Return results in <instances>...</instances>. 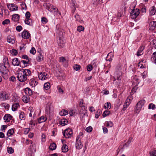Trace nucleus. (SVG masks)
<instances>
[{"mask_svg": "<svg viewBox=\"0 0 156 156\" xmlns=\"http://www.w3.org/2000/svg\"><path fill=\"white\" fill-rule=\"evenodd\" d=\"M41 21L42 23L44 24H46L48 22L47 19L45 17L42 18Z\"/></svg>", "mask_w": 156, "mask_h": 156, "instance_id": "obj_52", "label": "nucleus"}, {"mask_svg": "<svg viewBox=\"0 0 156 156\" xmlns=\"http://www.w3.org/2000/svg\"><path fill=\"white\" fill-rule=\"evenodd\" d=\"M84 29V27L82 26H79L77 27V30L79 32L83 31Z\"/></svg>", "mask_w": 156, "mask_h": 156, "instance_id": "obj_50", "label": "nucleus"}, {"mask_svg": "<svg viewBox=\"0 0 156 156\" xmlns=\"http://www.w3.org/2000/svg\"><path fill=\"white\" fill-rule=\"evenodd\" d=\"M144 48V47L143 46L140 47L136 53V55L137 56H139L143 54L144 53L143 50Z\"/></svg>", "mask_w": 156, "mask_h": 156, "instance_id": "obj_18", "label": "nucleus"}, {"mask_svg": "<svg viewBox=\"0 0 156 156\" xmlns=\"http://www.w3.org/2000/svg\"><path fill=\"white\" fill-rule=\"evenodd\" d=\"M83 135V132H80L76 137V147L78 149H80L82 148L83 147V144L81 142V139L83 137L82 136Z\"/></svg>", "mask_w": 156, "mask_h": 156, "instance_id": "obj_3", "label": "nucleus"}, {"mask_svg": "<svg viewBox=\"0 0 156 156\" xmlns=\"http://www.w3.org/2000/svg\"><path fill=\"white\" fill-rule=\"evenodd\" d=\"M92 128L91 126H90L87 127L86 129V130L87 132H90L92 131Z\"/></svg>", "mask_w": 156, "mask_h": 156, "instance_id": "obj_62", "label": "nucleus"}, {"mask_svg": "<svg viewBox=\"0 0 156 156\" xmlns=\"http://www.w3.org/2000/svg\"><path fill=\"white\" fill-rule=\"evenodd\" d=\"M150 44L151 45H152L153 47L155 48L156 47V40H153L152 41H151L150 42Z\"/></svg>", "mask_w": 156, "mask_h": 156, "instance_id": "obj_54", "label": "nucleus"}, {"mask_svg": "<svg viewBox=\"0 0 156 156\" xmlns=\"http://www.w3.org/2000/svg\"><path fill=\"white\" fill-rule=\"evenodd\" d=\"M132 100V98L131 97L128 98L126 99V103L124 104H125L126 105L129 106Z\"/></svg>", "mask_w": 156, "mask_h": 156, "instance_id": "obj_41", "label": "nucleus"}, {"mask_svg": "<svg viewBox=\"0 0 156 156\" xmlns=\"http://www.w3.org/2000/svg\"><path fill=\"white\" fill-rule=\"evenodd\" d=\"M47 120V118L44 116H42L38 119V122L39 123L45 122Z\"/></svg>", "mask_w": 156, "mask_h": 156, "instance_id": "obj_24", "label": "nucleus"}, {"mask_svg": "<svg viewBox=\"0 0 156 156\" xmlns=\"http://www.w3.org/2000/svg\"><path fill=\"white\" fill-rule=\"evenodd\" d=\"M8 152L9 153L12 154L14 152V150L11 147L7 148Z\"/></svg>", "mask_w": 156, "mask_h": 156, "instance_id": "obj_59", "label": "nucleus"}, {"mask_svg": "<svg viewBox=\"0 0 156 156\" xmlns=\"http://www.w3.org/2000/svg\"><path fill=\"white\" fill-rule=\"evenodd\" d=\"M12 117L9 114H5L4 117V120L5 122H8L11 120Z\"/></svg>", "mask_w": 156, "mask_h": 156, "instance_id": "obj_17", "label": "nucleus"}, {"mask_svg": "<svg viewBox=\"0 0 156 156\" xmlns=\"http://www.w3.org/2000/svg\"><path fill=\"white\" fill-rule=\"evenodd\" d=\"M87 69L88 71H90L93 69L92 66L90 65H88L87 66Z\"/></svg>", "mask_w": 156, "mask_h": 156, "instance_id": "obj_64", "label": "nucleus"}, {"mask_svg": "<svg viewBox=\"0 0 156 156\" xmlns=\"http://www.w3.org/2000/svg\"><path fill=\"white\" fill-rule=\"evenodd\" d=\"M19 117L21 120H24L25 119V115L23 112H20L19 113Z\"/></svg>", "mask_w": 156, "mask_h": 156, "instance_id": "obj_31", "label": "nucleus"}, {"mask_svg": "<svg viewBox=\"0 0 156 156\" xmlns=\"http://www.w3.org/2000/svg\"><path fill=\"white\" fill-rule=\"evenodd\" d=\"M30 151L32 153H34L36 151V145L35 144H32L30 147Z\"/></svg>", "mask_w": 156, "mask_h": 156, "instance_id": "obj_26", "label": "nucleus"}, {"mask_svg": "<svg viewBox=\"0 0 156 156\" xmlns=\"http://www.w3.org/2000/svg\"><path fill=\"white\" fill-rule=\"evenodd\" d=\"M48 75L44 72H41L38 75V77L40 80H45L48 78Z\"/></svg>", "mask_w": 156, "mask_h": 156, "instance_id": "obj_9", "label": "nucleus"}, {"mask_svg": "<svg viewBox=\"0 0 156 156\" xmlns=\"http://www.w3.org/2000/svg\"><path fill=\"white\" fill-rule=\"evenodd\" d=\"M143 61H140L138 64V66L139 68H144L146 67V66L145 64H143Z\"/></svg>", "mask_w": 156, "mask_h": 156, "instance_id": "obj_39", "label": "nucleus"}, {"mask_svg": "<svg viewBox=\"0 0 156 156\" xmlns=\"http://www.w3.org/2000/svg\"><path fill=\"white\" fill-rule=\"evenodd\" d=\"M105 123L106 124V126L108 127H112L113 126V124L111 121L107 122Z\"/></svg>", "mask_w": 156, "mask_h": 156, "instance_id": "obj_48", "label": "nucleus"}, {"mask_svg": "<svg viewBox=\"0 0 156 156\" xmlns=\"http://www.w3.org/2000/svg\"><path fill=\"white\" fill-rule=\"evenodd\" d=\"M0 64H2L4 66L9 67V64L8 60V58L6 57H5L3 58V63H1Z\"/></svg>", "mask_w": 156, "mask_h": 156, "instance_id": "obj_20", "label": "nucleus"}, {"mask_svg": "<svg viewBox=\"0 0 156 156\" xmlns=\"http://www.w3.org/2000/svg\"><path fill=\"white\" fill-rule=\"evenodd\" d=\"M20 61L17 58L13 59L12 61V64L14 66H18L19 65Z\"/></svg>", "mask_w": 156, "mask_h": 156, "instance_id": "obj_22", "label": "nucleus"}, {"mask_svg": "<svg viewBox=\"0 0 156 156\" xmlns=\"http://www.w3.org/2000/svg\"><path fill=\"white\" fill-rule=\"evenodd\" d=\"M37 84L36 81L34 80H32L30 82V84L33 87L36 85Z\"/></svg>", "mask_w": 156, "mask_h": 156, "instance_id": "obj_60", "label": "nucleus"}, {"mask_svg": "<svg viewBox=\"0 0 156 156\" xmlns=\"http://www.w3.org/2000/svg\"><path fill=\"white\" fill-rule=\"evenodd\" d=\"M57 40L58 45L60 48H63L65 45V41L63 37L58 38Z\"/></svg>", "mask_w": 156, "mask_h": 156, "instance_id": "obj_11", "label": "nucleus"}, {"mask_svg": "<svg viewBox=\"0 0 156 156\" xmlns=\"http://www.w3.org/2000/svg\"><path fill=\"white\" fill-rule=\"evenodd\" d=\"M25 94L28 95H31L32 94V90L29 88L27 87L24 90Z\"/></svg>", "mask_w": 156, "mask_h": 156, "instance_id": "obj_27", "label": "nucleus"}, {"mask_svg": "<svg viewBox=\"0 0 156 156\" xmlns=\"http://www.w3.org/2000/svg\"><path fill=\"white\" fill-rule=\"evenodd\" d=\"M156 8L154 6H153L151 7L149 10L150 14L151 15H153L155 14L156 13Z\"/></svg>", "mask_w": 156, "mask_h": 156, "instance_id": "obj_25", "label": "nucleus"}, {"mask_svg": "<svg viewBox=\"0 0 156 156\" xmlns=\"http://www.w3.org/2000/svg\"><path fill=\"white\" fill-rule=\"evenodd\" d=\"M30 51L31 54L33 55H34L36 52L35 49L34 47H32Z\"/></svg>", "mask_w": 156, "mask_h": 156, "instance_id": "obj_61", "label": "nucleus"}, {"mask_svg": "<svg viewBox=\"0 0 156 156\" xmlns=\"http://www.w3.org/2000/svg\"><path fill=\"white\" fill-rule=\"evenodd\" d=\"M21 62L25 66H28L30 63L29 60H22L21 61Z\"/></svg>", "mask_w": 156, "mask_h": 156, "instance_id": "obj_45", "label": "nucleus"}, {"mask_svg": "<svg viewBox=\"0 0 156 156\" xmlns=\"http://www.w3.org/2000/svg\"><path fill=\"white\" fill-rule=\"evenodd\" d=\"M113 56L114 55L113 53L112 52H110L108 54L106 60L110 62L112 60V58Z\"/></svg>", "mask_w": 156, "mask_h": 156, "instance_id": "obj_21", "label": "nucleus"}, {"mask_svg": "<svg viewBox=\"0 0 156 156\" xmlns=\"http://www.w3.org/2000/svg\"><path fill=\"white\" fill-rule=\"evenodd\" d=\"M20 16L18 14H15L12 16V20L15 22L18 21L19 19Z\"/></svg>", "mask_w": 156, "mask_h": 156, "instance_id": "obj_28", "label": "nucleus"}, {"mask_svg": "<svg viewBox=\"0 0 156 156\" xmlns=\"http://www.w3.org/2000/svg\"><path fill=\"white\" fill-rule=\"evenodd\" d=\"M105 109H108L111 108V104L110 103L107 102L104 105Z\"/></svg>", "mask_w": 156, "mask_h": 156, "instance_id": "obj_47", "label": "nucleus"}, {"mask_svg": "<svg viewBox=\"0 0 156 156\" xmlns=\"http://www.w3.org/2000/svg\"><path fill=\"white\" fill-rule=\"evenodd\" d=\"M17 78L18 80L22 82L26 81L27 77L31 74V72L29 69H18L17 71Z\"/></svg>", "mask_w": 156, "mask_h": 156, "instance_id": "obj_1", "label": "nucleus"}, {"mask_svg": "<svg viewBox=\"0 0 156 156\" xmlns=\"http://www.w3.org/2000/svg\"><path fill=\"white\" fill-rule=\"evenodd\" d=\"M8 67L4 66L2 64H0V72L1 75L5 79H7L8 77Z\"/></svg>", "mask_w": 156, "mask_h": 156, "instance_id": "obj_2", "label": "nucleus"}, {"mask_svg": "<svg viewBox=\"0 0 156 156\" xmlns=\"http://www.w3.org/2000/svg\"><path fill=\"white\" fill-rule=\"evenodd\" d=\"M8 97H6V93L3 91H2L0 93V100L5 101L6 99H9Z\"/></svg>", "mask_w": 156, "mask_h": 156, "instance_id": "obj_14", "label": "nucleus"}, {"mask_svg": "<svg viewBox=\"0 0 156 156\" xmlns=\"http://www.w3.org/2000/svg\"><path fill=\"white\" fill-rule=\"evenodd\" d=\"M25 24L29 25H32V21L30 19H26L25 20Z\"/></svg>", "mask_w": 156, "mask_h": 156, "instance_id": "obj_36", "label": "nucleus"}, {"mask_svg": "<svg viewBox=\"0 0 156 156\" xmlns=\"http://www.w3.org/2000/svg\"><path fill=\"white\" fill-rule=\"evenodd\" d=\"M133 83L136 85L137 86L139 83V79L138 77L135 76L133 80Z\"/></svg>", "mask_w": 156, "mask_h": 156, "instance_id": "obj_30", "label": "nucleus"}, {"mask_svg": "<svg viewBox=\"0 0 156 156\" xmlns=\"http://www.w3.org/2000/svg\"><path fill=\"white\" fill-rule=\"evenodd\" d=\"M46 136L44 133H43L41 136V141L42 142H45L46 140Z\"/></svg>", "mask_w": 156, "mask_h": 156, "instance_id": "obj_42", "label": "nucleus"}, {"mask_svg": "<svg viewBox=\"0 0 156 156\" xmlns=\"http://www.w3.org/2000/svg\"><path fill=\"white\" fill-rule=\"evenodd\" d=\"M74 69L76 71L79 70L80 68V65H75L74 66Z\"/></svg>", "mask_w": 156, "mask_h": 156, "instance_id": "obj_58", "label": "nucleus"}, {"mask_svg": "<svg viewBox=\"0 0 156 156\" xmlns=\"http://www.w3.org/2000/svg\"><path fill=\"white\" fill-rule=\"evenodd\" d=\"M7 41L9 43L13 44L15 42L14 37L11 36H8L7 38Z\"/></svg>", "mask_w": 156, "mask_h": 156, "instance_id": "obj_19", "label": "nucleus"}, {"mask_svg": "<svg viewBox=\"0 0 156 156\" xmlns=\"http://www.w3.org/2000/svg\"><path fill=\"white\" fill-rule=\"evenodd\" d=\"M24 142L26 144H32V141L31 140H29L28 139H26L24 141Z\"/></svg>", "mask_w": 156, "mask_h": 156, "instance_id": "obj_57", "label": "nucleus"}, {"mask_svg": "<svg viewBox=\"0 0 156 156\" xmlns=\"http://www.w3.org/2000/svg\"><path fill=\"white\" fill-rule=\"evenodd\" d=\"M43 56L41 55V53H39V55L37 58V60L39 62H40L43 59Z\"/></svg>", "mask_w": 156, "mask_h": 156, "instance_id": "obj_43", "label": "nucleus"}, {"mask_svg": "<svg viewBox=\"0 0 156 156\" xmlns=\"http://www.w3.org/2000/svg\"><path fill=\"white\" fill-rule=\"evenodd\" d=\"M22 38L24 39H27L30 37V34L28 31L24 30L22 33Z\"/></svg>", "mask_w": 156, "mask_h": 156, "instance_id": "obj_15", "label": "nucleus"}, {"mask_svg": "<svg viewBox=\"0 0 156 156\" xmlns=\"http://www.w3.org/2000/svg\"><path fill=\"white\" fill-rule=\"evenodd\" d=\"M56 35L57 38L63 37V30L62 29L59 24L56 25Z\"/></svg>", "mask_w": 156, "mask_h": 156, "instance_id": "obj_5", "label": "nucleus"}, {"mask_svg": "<svg viewBox=\"0 0 156 156\" xmlns=\"http://www.w3.org/2000/svg\"><path fill=\"white\" fill-rule=\"evenodd\" d=\"M139 9H134L132 10L130 12V16L132 19L136 18L140 14Z\"/></svg>", "mask_w": 156, "mask_h": 156, "instance_id": "obj_7", "label": "nucleus"}, {"mask_svg": "<svg viewBox=\"0 0 156 156\" xmlns=\"http://www.w3.org/2000/svg\"><path fill=\"white\" fill-rule=\"evenodd\" d=\"M75 18L76 19V21H77L78 22L80 23H83V20L81 19L80 16L79 15L76 14L75 16Z\"/></svg>", "mask_w": 156, "mask_h": 156, "instance_id": "obj_33", "label": "nucleus"}, {"mask_svg": "<svg viewBox=\"0 0 156 156\" xmlns=\"http://www.w3.org/2000/svg\"><path fill=\"white\" fill-rule=\"evenodd\" d=\"M7 126L5 125H3L2 126L1 130L3 132L5 131V129L7 128Z\"/></svg>", "mask_w": 156, "mask_h": 156, "instance_id": "obj_63", "label": "nucleus"}, {"mask_svg": "<svg viewBox=\"0 0 156 156\" xmlns=\"http://www.w3.org/2000/svg\"><path fill=\"white\" fill-rule=\"evenodd\" d=\"M43 5L47 10L51 12H55L58 10V9L55 7L48 3H44Z\"/></svg>", "mask_w": 156, "mask_h": 156, "instance_id": "obj_6", "label": "nucleus"}, {"mask_svg": "<svg viewBox=\"0 0 156 156\" xmlns=\"http://www.w3.org/2000/svg\"><path fill=\"white\" fill-rule=\"evenodd\" d=\"M145 101L144 100H141L139 101L136 105L134 109L135 112L137 114H139L140 112L141 108L144 106L145 103Z\"/></svg>", "mask_w": 156, "mask_h": 156, "instance_id": "obj_4", "label": "nucleus"}, {"mask_svg": "<svg viewBox=\"0 0 156 156\" xmlns=\"http://www.w3.org/2000/svg\"><path fill=\"white\" fill-rule=\"evenodd\" d=\"M10 53L12 55H16L17 54V51L14 49H13L12 50L10 51Z\"/></svg>", "mask_w": 156, "mask_h": 156, "instance_id": "obj_53", "label": "nucleus"}, {"mask_svg": "<svg viewBox=\"0 0 156 156\" xmlns=\"http://www.w3.org/2000/svg\"><path fill=\"white\" fill-rule=\"evenodd\" d=\"M72 6L74 7L75 9H76V3L75 0H69Z\"/></svg>", "mask_w": 156, "mask_h": 156, "instance_id": "obj_46", "label": "nucleus"}, {"mask_svg": "<svg viewBox=\"0 0 156 156\" xmlns=\"http://www.w3.org/2000/svg\"><path fill=\"white\" fill-rule=\"evenodd\" d=\"M62 150L63 152H66L68 151V146L66 144H63L62 147Z\"/></svg>", "mask_w": 156, "mask_h": 156, "instance_id": "obj_32", "label": "nucleus"}, {"mask_svg": "<svg viewBox=\"0 0 156 156\" xmlns=\"http://www.w3.org/2000/svg\"><path fill=\"white\" fill-rule=\"evenodd\" d=\"M147 71H144L143 73H141V76H142L143 79L146 78L147 77Z\"/></svg>", "mask_w": 156, "mask_h": 156, "instance_id": "obj_44", "label": "nucleus"}, {"mask_svg": "<svg viewBox=\"0 0 156 156\" xmlns=\"http://www.w3.org/2000/svg\"><path fill=\"white\" fill-rule=\"evenodd\" d=\"M149 29L151 30H154L156 28V21L151 22L149 24Z\"/></svg>", "mask_w": 156, "mask_h": 156, "instance_id": "obj_16", "label": "nucleus"}, {"mask_svg": "<svg viewBox=\"0 0 156 156\" xmlns=\"http://www.w3.org/2000/svg\"><path fill=\"white\" fill-rule=\"evenodd\" d=\"M56 147V145L54 143L51 144L49 146V149L51 150H54L55 149Z\"/></svg>", "mask_w": 156, "mask_h": 156, "instance_id": "obj_38", "label": "nucleus"}, {"mask_svg": "<svg viewBox=\"0 0 156 156\" xmlns=\"http://www.w3.org/2000/svg\"><path fill=\"white\" fill-rule=\"evenodd\" d=\"M10 23V20L8 19H6L2 22V24L5 25L6 24H8L9 23Z\"/></svg>", "mask_w": 156, "mask_h": 156, "instance_id": "obj_51", "label": "nucleus"}, {"mask_svg": "<svg viewBox=\"0 0 156 156\" xmlns=\"http://www.w3.org/2000/svg\"><path fill=\"white\" fill-rule=\"evenodd\" d=\"M73 131L70 129H66L63 133L64 136L66 138H70L73 134Z\"/></svg>", "mask_w": 156, "mask_h": 156, "instance_id": "obj_8", "label": "nucleus"}, {"mask_svg": "<svg viewBox=\"0 0 156 156\" xmlns=\"http://www.w3.org/2000/svg\"><path fill=\"white\" fill-rule=\"evenodd\" d=\"M79 113L80 116L82 117L85 115L87 116L86 108L85 106L82 107V108H81Z\"/></svg>", "mask_w": 156, "mask_h": 156, "instance_id": "obj_12", "label": "nucleus"}, {"mask_svg": "<svg viewBox=\"0 0 156 156\" xmlns=\"http://www.w3.org/2000/svg\"><path fill=\"white\" fill-rule=\"evenodd\" d=\"M156 108L155 105L152 103H151L149 104L148 106V109H152L154 110Z\"/></svg>", "mask_w": 156, "mask_h": 156, "instance_id": "obj_34", "label": "nucleus"}, {"mask_svg": "<svg viewBox=\"0 0 156 156\" xmlns=\"http://www.w3.org/2000/svg\"><path fill=\"white\" fill-rule=\"evenodd\" d=\"M110 113V112L108 110L105 111L103 114V116L105 117L108 115Z\"/></svg>", "mask_w": 156, "mask_h": 156, "instance_id": "obj_55", "label": "nucleus"}, {"mask_svg": "<svg viewBox=\"0 0 156 156\" xmlns=\"http://www.w3.org/2000/svg\"><path fill=\"white\" fill-rule=\"evenodd\" d=\"M14 132V129H9L7 133V135L8 136H11Z\"/></svg>", "mask_w": 156, "mask_h": 156, "instance_id": "obj_37", "label": "nucleus"}, {"mask_svg": "<svg viewBox=\"0 0 156 156\" xmlns=\"http://www.w3.org/2000/svg\"><path fill=\"white\" fill-rule=\"evenodd\" d=\"M50 87V84L49 82L45 83L44 84V87L46 90H48Z\"/></svg>", "mask_w": 156, "mask_h": 156, "instance_id": "obj_40", "label": "nucleus"}, {"mask_svg": "<svg viewBox=\"0 0 156 156\" xmlns=\"http://www.w3.org/2000/svg\"><path fill=\"white\" fill-rule=\"evenodd\" d=\"M68 113V111L66 110L63 109L60 112L59 114L61 116H64L67 115Z\"/></svg>", "mask_w": 156, "mask_h": 156, "instance_id": "obj_35", "label": "nucleus"}, {"mask_svg": "<svg viewBox=\"0 0 156 156\" xmlns=\"http://www.w3.org/2000/svg\"><path fill=\"white\" fill-rule=\"evenodd\" d=\"M59 62H61L63 66L65 67H67L68 66V61L64 57H61L59 58Z\"/></svg>", "mask_w": 156, "mask_h": 156, "instance_id": "obj_13", "label": "nucleus"}, {"mask_svg": "<svg viewBox=\"0 0 156 156\" xmlns=\"http://www.w3.org/2000/svg\"><path fill=\"white\" fill-rule=\"evenodd\" d=\"M68 122L66 119H63L59 121L60 124L62 126H64L67 124Z\"/></svg>", "mask_w": 156, "mask_h": 156, "instance_id": "obj_29", "label": "nucleus"}, {"mask_svg": "<svg viewBox=\"0 0 156 156\" xmlns=\"http://www.w3.org/2000/svg\"><path fill=\"white\" fill-rule=\"evenodd\" d=\"M20 107V105L18 103H14L12 105V109L13 111H15Z\"/></svg>", "mask_w": 156, "mask_h": 156, "instance_id": "obj_23", "label": "nucleus"}, {"mask_svg": "<svg viewBox=\"0 0 156 156\" xmlns=\"http://www.w3.org/2000/svg\"><path fill=\"white\" fill-rule=\"evenodd\" d=\"M22 99L23 101L26 103H27L29 101L28 98L27 97L25 96L23 97Z\"/></svg>", "mask_w": 156, "mask_h": 156, "instance_id": "obj_56", "label": "nucleus"}, {"mask_svg": "<svg viewBox=\"0 0 156 156\" xmlns=\"http://www.w3.org/2000/svg\"><path fill=\"white\" fill-rule=\"evenodd\" d=\"M101 114V110L99 109H98L95 114V117L96 118H98L99 116Z\"/></svg>", "mask_w": 156, "mask_h": 156, "instance_id": "obj_49", "label": "nucleus"}, {"mask_svg": "<svg viewBox=\"0 0 156 156\" xmlns=\"http://www.w3.org/2000/svg\"><path fill=\"white\" fill-rule=\"evenodd\" d=\"M8 8L11 11H16L18 10V7L16 4H7Z\"/></svg>", "mask_w": 156, "mask_h": 156, "instance_id": "obj_10", "label": "nucleus"}]
</instances>
